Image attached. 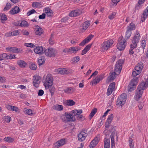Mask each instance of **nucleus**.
Returning <instances> with one entry per match:
<instances>
[{
  "label": "nucleus",
  "instance_id": "f257e3e1",
  "mask_svg": "<svg viewBox=\"0 0 148 148\" xmlns=\"http://www.w3.org/2000/svg\"><path fill=\"white\" fill-rule=\"evenodd\" d=\"M139 36V33L136 34L132 40V43L130 45V49L129 51L130 54L132 55L134 54L133 49L136 47L137 46V43L139 42L140 40Z\"/></svg>",
  "mask_w": 148,
  "mask_h": 148
},
{
  "label": "nucleus",
  "instance_id": "f03ea898",
  "mask_svg": "<svg viewBox=\"0 0 148 148\" xmlns=\"http://www.w3.org/2000/svg\"><path fill=\"white\" fill-rule=\"evenodd\" d=\"M42 82L46 89L52 86L53 84V78L51 75L50 74H47L45 79H43Z\"/></svg>",
  "mask_w": 148,
  "mask_h": 148
},
{
  "label": "nucleus",
  "instance_id": "7ed1b4c3",
  "mask_svg": "<svg viewBox=\"0 0 148 148\" xmlns=\"http://www.w3.org/2000/svg\"><path fill=\"white\" fill-rule=\"evenodd\" d=\"M61 118L64 122L75 121L76 120L75 118L73 117L69 113H66L65 115L61 116Z\"/></svg>",
  "mask_w": 148,
  "mask_h": 148
},
{
  "label": "nucleus",
  "instance_id": "20e7f679",
  "mask_svg": "<svg viewBox=\"0 0 148 148\" xmlns=\"http://www.w3.org/2000/svg\"><path fill=\"white\" fill-rule=\"evenodd\" d=\"M113 118L114 116L113 114H112L109 116L105 123V127L106 129L104 130V132H105L108 130V128L110 127H111V130H110V132H112L111 130H112L114 128V127L112 125H111V123Z\"/></svg>",
  "mask_w": 148,
  "mask_h": 148
},
{
  "label": "nucleus",
  "instance_id": "39448f33",
  "mask_svg": "<svg viewBox=\"0 0 148 148\" xmlns=\"http://www.w3.org/2000/svg\"><path fill=\"white\" fill-rule=\"evenodd\" d=\"M123 37L121 36L119 38V42L117 45V48L120 51L124 49L126 45V41L125 39H123Z\"/></svg>",
  "mask_w": 148,
  "mask_h": 148
},
{
  "label": "nucleus",
  "instance_id": "423d86ee",
  "mask_svg": "<svg viewBox=\"0 0 148 148\" xmlns=\"http://www.w3.org/2000/svg\"><path fill=\"white\" fill-rule=\"evenodd\" d=\"M80 48L79 47H72L70 48H65L63 51V52L65 53L71 54L72 53H75L79 50H80Z\"/></svg>",
  "mask_w": 148,
  "mask_h": 148
},
{
  "label": "nucleus",
  "instance_id": "0eeeda50",
  "mask_svg": "<svg viewBox=\"0 0 148 148\" xmlns=\"http://www.w3.org/2000/svg\"><path fill=\"white\" fill-rule=\"evenodd\" d=\"M44 52L47 56L51 57H55L57 52L55 49L49 48L46 49L44 51Z\"/></svg>",
  "mask_w": 148,
  "mask_h": 148
},
{
  "label": "nucleus",
  "instance_id": "6e6552de",
  "mask_svg": "<svg viewBox=\"0 0 148 148\" xmlns=\"http://www.w3.org/2000/svg\"><path fill=\"white\" fill-rule=\"evenodd\" d=\"M138 78L136 77L131 80L128 86V92H132L135 89L138 82Z\"/></svg>",
  "mask_w": 148,
  "mask_h": 148
},
{
  "label": "nucleus",
  "instance_id": "1a4fd4ad",
  "mask_svg": "<svg viewBox=\"0 0 148 148\" xmlns=\"http://www.w3.org/2000/svg\"><path fill=\"white\" fill-rule=\"evenodd\" d=\"M124 61L123 60H119L117 61L115 65L114 71L116 72L117 75H119L122 69V64L123 63Z\"/></svg>",
  "mask_w": 148,
  "mask_h": 148
},
{
  "label": "nucleus",
  "instance_id": "9d476101",
  "mask_svg": "<svg viewBox=\"0 0 148 148\" xmlns=\"http://www.w3.org/2000/svg\"><path fill=\"white\" fill-rule=\"evenodd\" d=\"M113 41L112 40H108L104 42L101 45L103 49L104 50H107L113 44Z\"/></svg>",
  "mask_w": 148,
  "mask_h": 148
},
{
  "label": "nucleus",
  "instance_id": "9b49d317",
  "mask_svg": "<svg viewBox=\"0 0 148 148\" xmlns=\"http://www.w3.org/2000/svg\"><path fill=\"white\" fill-rule=\"evenodd\" d=\"M87 132V130H84L78 134V138L79 141L82 142L85 140L86 137L88 135Z\"/></svg>",
  "mask_w": 148,
  "mask_h": 148
},
{
  "label": "nucleus",
  "instance_id": "f8f14e48",
  "mask_svg": "<svg viewBox=\"0 0 148 148\" xmlns=\"http://www.w3.org/2000/svg\"><path fill=\"white\" fill-rule=\"evenodd\" d=\"M33 79L34 80L33 82L34 86L36 88H38L40 82V77L37 75H34L33 76Z\"/></svg>",
  "mask_w": 148,
  "mask_h": 148
},
{
  "label": "nucleus",
  "instance_id": "ddd939ff",
  "mask_svg": "<svg viewBox=\"0 0 148 148\" xmlns=\"http://www.w3.org/2000/svg\"><path fill=\"white\" fill-rule=\"evenodd\" d=\"M142 88L138 86L137 89L136 90V92L134 96V99L136 101H138L141 97L143 93V90H142Z\"/></svg>",
  "mask_w": 148,
  "mask_h": 148
},
{
  "label": "nucleus",
  "instance_id": "4468645a",
  "mask_svg": "<svg viewBox=\"0 0 148 148\" xmlns=\"http://www.w3.org/2000/svg\"><path fill=\"white\" fill-rule=\"evenodd\" d=\"M103 76L104 75L103 74H101L100 75L97 76L94 79L91 81L90 83H91L93 85H96L103 79L104 77Z\"/></svg>",
  "mask_w": 148,
  "mask_h": 148
},
{
  "label": "nucleus",
  "instance_id": "2eb2a0df",
  "mask_svg": "<svg viewBox=\"0 0 148 148\" xmlns=\"http://www.w3.org/2000/svg\"><path fill=\"white\" fill-rule=\"evenodd\" d=\"M115 82H113L111 83L107 89V94L109 95L111 94L112 92L114 90L115 88Z\"/></svg>",
  "mask_w": 148,
  "mask_h": 148
},
{
  "label": "nucleus",
  "instance_id": "dca6fc26",
  "mask_svg": "<svg viewBox=\"0 0 148 148\" xmlns=\"http://www.w3.org/2000/svg\"><path fill=\"white\" fill-rule=\"evenodd\" d=\"M90 21H87L84 22L80 26V29L82 32L85 31L88 27L90 25Z\"/></svg>",
  "mask_w": 148,
  "mask_h": 148
},
{
  "label": "nucleus",
  "instance_id": "f3484780",
  "mask_svg": "<svg viewBox=\"0 0 148 148\" xmlns=\"http://www.w3.org/2000/svg\"><path fill=\"white\" fill-rule=\"evenodd\" d=\"M98 138L97 137H95L91 142L90 145V148H93L95 147L98 143Z\"/></svg>",
  "mask_w": 148,
  "mask_h": 148
},
{
  "label": "nucleus",
  "instance_id": "a211bd4d",
  "mask_svg": "<svg viewBox=\"0 0 148 148\" xmlns=\"http://www.w3.org/2000/svg\"><path fill=\"white\" fill-rule=\"evenodd\" d=\"M127 98L126 94L123 93L118 97L116 102H125Z\"/></svg>",
  "mask_w": 148,
  "mask_h": 148
},
{
  "label": "nucleus",
  "instance_id": "6ab92c4d",
  "mask_svg": "<svg viewBox=\"0 0 148 148\" xmlns=\"http://www.w3.org/2000/svg\"><path fill=\"white\" fill-rule=\"evenodd\" d=\"M81 14V11L79 10H75L71 12L69 14L70 16L71 17H75Z\"/></svg>",
  "mask_w": 148,
  "mask_h": 148
},
{
  "label": "nucleus",
  "instance_id": "aec40b11",
  "mask_svg": "<svg viewBox=\"0 0 148 148\" xmlns=\"http://www.w3.org/2000/svg\"><path fill=\"white\" fill-rule=\"evenodd\" d=\"M34 48V52L37 54H42L43 53V47L42 46L36 47Z\"/></svg>",
  "mask_w": 148,
  "mask_h": 148
},
{
  "label": "nucleus",
  "instance_id": "412c9836",
  "mask_svg": "<svg viewBox=\"0 0 148 148\" xmlns=\"http://www.w3.org/2000/svg\"><path fill=\"white\" fill-rule=\"evenodd\" d=\"M35 27L36 28V29L35 30V34L38 35H41L43 32V30L38 25H36Z\"/></svg>",
  "mask_w": 148,
  "mask_h": 148
},
{
  "label": "nucleus",
  "instance_id": "4be33fe9",
  "mask_svg": "<svg viewBox=\"0 0 148 148\" xmlns=\"http://www.w3.org/2000/svg\"><path fill=\"white\" fill-rule=\"evenodd\" d=\"M65 139L64 138L60 139L55 144V146L57 148L62 146L65 144Z\"/></svg>",
  "mask_w": 148,
  "mask_h": 148
},
{
  "label": "nucleus",
  "instance_id": "5701e85b",
  "mask_svg": "<svg viewBox=\"0 0 148 148\" xmlns=\"http://www.w3.org/2000/svg\"><path fill=\"white\" fill-rule=\"evenodd\" d=\"M82 112V110H72L71 112V114L73 117H75V116H77L78 114H79Z\"/></svg>",
  "mask_w": 148,
  "mask_h": 148
},
{
  "label": "nucleus",
  "instance_id": "b1692460",
  "mask_svg": "<svg viewBox=\"0 0 148 148\" xmlns=\"http://www.w3.org/2000/svg\"><path fill=\"white\" fill-rule=\"evenodd\" d=\"M20 10L19 8L15 6L14 8H12V10L10 11V13L12 14H16L20 11Z\"/></svg>",
  "mask_w": 148,
  "mask_h": 148
},
{
  "label": "nucleus",
  "instance_id": "393cba45",
  "mask_svg": "<svg viewBox=\"0 0 148 148\" xmlns=\"http://www.w3.org/2000/svg\"><path fill=\"white\" fill-rule=\"evenodd\" d=\"M148 14V6L146 9L145 10L143 15H142L141 18V21L142 22H143L145 20V19L147 17Z\"/></svg>",
  "mask_w": 148,
  "mask_h": 148
},
{
  "label": "nucleus",
  "instance_id": "a878e982",
  "mask_svg": "<svg viewBox=\"0 0 148 148\" xmlns=\"http://www.w3.org/2000/svg\"><path fill=\"white\" fill-rule=\"evenodd\" d=\"M17 63L21 68L25 67L27 65L25 61L22 60H18L17 61Z\"/></svg>",
  "mask_w": 148,
  "mask_h": 148
},
{
  "label": "nucleus",
  "instance_id": "bb28decb",
  "mask_svg": "<svg viewBox=\"0 0 148 148\" xmlns=\"http://www.w3.org/2000/svg\"><path fill=\"white\" fill-rule=\"evenodd\" d=\"M148 82L147 81H145L144 82L142 83L139 84L138 86L142 88V90H144L148 87Z\"/></svg>",
  "mask_w": 148,
  "mask_h": 148
},
{
  "label": "nucleus",
  "instance_id": "cd10ccee",
  "mask_svg": "<svg viewBox=\"0 0 148 148\" xmlns=\"http://www.w3.org/2000/svg\"><path fill=\"white\" fill-rule=\"evenodd\" d=\"M143 69V66L140 64H138L136 66L134 69V70H136V71L138 72V74H140Z\"/></svg>",
  "mask_w": 148,
  "mask_h": 148
},
{
  "label": "nucleus",
  "instance_id": "c85d7f7f",
  "mask_svg": "<svg viewBox=\"0 0 148 148\" xmlns=\"http://www.w3.org/2000/svg\"><path fill=\"white\" fill-rule=\"evenodd\" d=\"M80 60V57L79 56L75 57L73 58L71 61L72 64H74L78 62Z\"/></svg>",
  "mask_w": 148,
  "mask_h": 148
},
{
  "label": "nucleus",
  "instance_id": "c756f323",
  "mask_svg": "<svg viewBox=\"0 0 148 148\" xmlns=\"http://www.w3.org/2000/svg\"><path fill=\"white\" fill-rule=\"evenodd\" d=\"M52 108L54 110L58 111L61 110L63 109V107L62 105H56L53 106Z\"/></svg>",
  "mask_w": 148,
  "mask_h": 148
},
{
  "label": "nucleus",
  "instance_id": "7c9ffc66",
  "mask_svg": "<svg viewBox=\"0 0 148 148\" xmlns=\"http://www.w3.org/2000/svg\"><path fill=\"white\" fill-rule=\"evenodd\" d=\"M136 28V26L135 24L133 23H130L129 25L127 27V30H128L130 31L134 30Z\"/></svg>",
  "mask_w": 148,
  "mask_h": 148
},
{
  "label": "nucleus",
  "instance_id": "2f4dec72",
  "mask_svg": "<svg viewBox=\"0 0 148 148\" xmlns=\"http://www.w3.org/2000/svg\"><path fill=\"white\" fill-rule=\"evenodd\" d=\"M45 60V59L43 57H41L38 60V64L39 66H40L43 64Z\"/></svg>",
  "mask_w": 148,
  "mask_h": 148
},
{
  "label": "nucleus",
  "instance_id": "473e14b6",
  "mask_svg": "<svg viewBox=\"0 0 148 148\" xmlns=\"http://www.w3.org/2000/svg\"><path fill=\"white\" fill-rule=\"evenodd\" d=\"M110 146V140L107 138H105L104 143V148H109Z\"/></svg>",
  "mask_w": 148,
  "mask_h": 148
},
{
  "label": "nucleus",
  "instance_id": "72a5a7b5",
  "mask_svg": "<svg viewBox=\"0 0 148 148\" xmlns=\"http://www.w3.org/2000/svg\"><path fill=\"white\" fill-rule=\"evenodd\" d=\"M75 89L72 87L67 88L64 90V91L66 93H72L75 91Z\"/></svg>",
  "mask_w": 148,
  "mask_h": 148
},
{
  "label": "nucleus",
  "instance_id": "f704fd0d",
  "mask_svg": "<svg viewBox=\"0 0 148 148\" xmlns=\"http://www.w3.org/2000/svg\"><path fill=\"white\" fill-rule=\"evenodd\" d=\"M53 36L54 35L53 34H51L49 40V42L50 45H53L54 43V40Z\"/></svg>",
  "mask_w": 148,
  "mask_h": 148
},
{
  "label": "nucleus",
  "instance_id": "c9c22d12",
  "mask_svg": "<svg viewBox=\"0 0 148 148\" xmlns=\"http://www.w3.org/2000/svg\"><path fill=\"white\" fill-rule=\"evenodd\" d=\"M145 0H138V5L136 7V8L137 9L140 8L142 7L141 5L143 3Z\"/></svg>",
  "mask_w": 148,
  "mask_h": 148
},
{
  "label": "nucleus",
  "instance_id": "e433bc0d",
  "mask_svg": "<svg viewBox=\"0 0 148 148\" xmlns=\"http://www.w3.org/2000/svg\"><path fill=\"white\" fill-rule=\"evenodd\" d=\"M23 112L26 114L31 115L33 114L32 111L30 109H28L26 108L23 109Z\"/></svg>",
  "mask_w": 148,
  "mask_h": 148
},
{
  "label": "nucleus",
  "instance_id": "4c0bfd02",
  "mask_svg": "<svg viewBox=\"0 0 148 148\" xmlns=\"http://www.w3.org/2000/svg\"><path fill=\"white\" fill-rule=\"evenodd\" d=\"M3 140L9 143H12L14 141V139L9 137H5L3 139Z\"/></svg>",
  "mask_w": 148,
  "mask_h": 148
},
{
  "label": "nucleus",
  "instance_id": "58836bf2",
  "mask_svg": "<svg viewBox=\"0 0 148 148\" xmlns=\"http://www.w3.org/2000/svg\"><path fill=\"white\" fill-rule=\"evenodd\" d=\"M29 67L31 69L33 70H36L37 68L36 65L35 64L32 62L29 64Z\"/></svg>",
  "mask_w": 148,
  "mask_h": 148
},
{
  "label": "nucleus",
  "instance_id": "ea45409f",
  "mask_svg": "<svg viewBox=\"0 0 148 148\" xmlns=\"http://www.w3.org/2000/svg\"><path fill=\"white\" fill-rule=\"evenodd\" d=\"M20 51V49L16 47H12L11 52L17 53Z\"/></svg>",
  "mask_w": 148,
  "mask_h": 148
},
{
  "label": "nucleus",
  "instance_id": "a19ab883",
  "mask_svg": "<svg viewBox=\"0 0 148 148\" xmlns=\"http://www.w3.org/2000/svg\"><path fill=\"white\" fill-rule=\"evenodd\" d=\"M116 72H115V71H114V72L112 73L110 76L109 77L110 78V80L112 81L114 80L115 79V75H117V74H116Z\"/></svg>",
  "mask_w": 148,
  "mask_h": 148
},
{
  "label": "nucleus",
  "instance_id": "79ce46f5",
  "mask_svg": "<svg viewBox=\"0 0 148 148\" xmlns=\"http://www.w3.org/2000/svg\"><path fill=\"white\" fill-rule=\"evenodd\" d=\"M115 136H116V140L117 141L118 137L117 135V134L116 133V131H114L113 132H112L111 134L110 135L111 139V138H112V137L113 139V140H114V138Z\"/></svg>",
  "mask_w": 148,
  "mask_h": 148
},
{
  "label": "nucleus",
  "instance_id": "37998d69",
  "mask_svg": "<svg viewBox=\"0 0 148 148\" xmlns=\"http://www.w3.org/2000/svg\"><path fill=\"white\" fill-rule=\"evenodd\" d=\"M19 24L20 26L22 27H26L28 25L27 21L24 20L21 21V23H19Z\"/></svg>",
  "mask_w": 148,
  "mask_h": 148
},
{
  "label": "nucleus",
  "instance_id": "c03bdc74",
  "mask_svg": "<svg viewBox=\"0 0 148 148\" xmlns=\"http://www.w3.org/2000/svg\"><path fill=\"white\" fill-rule=\"evenodd\" d=\"M97 112V109L95 108L92 109L90 114V116L91 118L93 117Z\"/></svg>",
  "mask_w": 148,
  "mask_h": 148
},
{
  "label": "nucleus",
  "instance_id": "a18cd8bd",
  "mask_svg": "<svg viewBox=\"0 0 148 148\" xmlns=\"http://www.w3.org/2000/svg\"><path fill=\"white\" fill-rule=\"evenodd\" d=\"M129 142L130 148H135L134 147V143L133 142V140L132 138H129Z\"/></svg>",
  "mask_w": 148,
  "mask_h": 148
},
{
  "label": "nucleus",
  "instance_id": "49530a36",
  "mask_svg": "<svg viewBox=\"0 0 148 148\" xmlns=\"http://www.w3.org/2000/svg\"><path fill=\"white\" fill-rule=\"evenodd\" d=\"M0 18L2 21H6L7 20V18L6 15L4 14H0Z\"/></svg>",
  "mask_w": 148,
  "mask_h": 148
},
{
  "label": "nucleus",
  "instance_id": "de8ad7c7",
  "mask_svg": "<svg viewBox=\"0 0 148 148\" xmlns=\"http://www.w3.org/2000/svg\"><path fill=\"white\" fill-rule=\"evenodd\" d=\"M131 31L127 29L125 34V38L127 39H129L131 36Z\"/></svg>",
  "mask_w": 148,
  "mask_h": 148
},
{
  "label": "nucleus",
  "instance_id": "09e8293b",
  "mask_svg": "<svg viewBox=\"0 0 148 148\" xmlns=\"http://www.w3.org/2000/svg\"><path fill=\"white\" fill-rule=\"evenodd\" d=\"M11 7V5L9 3H7L3 9L4 11H6L10 9Z\"/></svg>",
  "mask_w": 148,
  "mask_h": 148
},
{
  "label": "nucleus",
  "instance_id": "8fccbe9b",
  "mask_svg": "<svg viewBox=\"0 0 148 148\" xmlns=\"http://www.w3.org/2000/svg\"><path fill=\"white\" fill-rule=\"evenodd\" d=\"M59 73L61 74H66L67 73V71L65 69H60L59 70Z\"/></svg>",
  "mask_w": 148,
  "mask_h": 148
},
{
  "label": "nucleus",
  "instance_id": "3c124183",
  "mask_svg": "<svg viewBox=\"0 0 148 148\" xmlns=\"http://www.w3.org/2000/svg\"><path fill=\"white\" fill-rule=\"evenodd\" d=\"M35 13H36V11L34 9H32L27 13V16H28Z\"/></svg>",
  "mask_w": 148,
  "mask_h": 148
},
{
  "label": "nucleus",
  "instance_id": "603ef678",
  "mask_svg": "<svg viewBox=\"0 0 148 148\" xmlns=\"http://www.w3.org/2000/svg\"><path fill=\"white\" fill-rule=\"evenodd\" d=\"M116 14V12H113L110 15L108 16V18L110 20L113 19L115 17Z\"/></svg>",
  "mask_w": 148,
  "mask_h": 148
},
{
  "label": "nucleus",
  "instance_id": "864d4df0",
  "mask_svg": "<svg viewBox=\"0 0 148 148\" xmlns=\"http://www.w3.org/2000/svg\"><path fill=\"white\" fill-rule=\"evenodd\" d=\"M12 109V111H14L18 113L20 112V110L16 106H13V108Z\"/></svg>",
  "mask_w": 148,
  "mask_h": 148
},
{
  "label": "nucleus",
  "instance_id": "5fc2aeb1",
  "mask_svg": "<svg viewBox=\"0 0 148 148\" xmlns=\"http://www.w3.org/2000/svg\"><path fill=\"white\" fill-rule=\"evenodd\" d=\"M146 40H142V41L141 43V46L142 47L143 49H144L145 48V47L146 45Z\"/></svg>",
  "mask_w": 148,
  "mask_h": 148
},
{
  "label": "nucleus",
  "instance_id": "6e6d98bb",
  "mask_svg": "<svg viewBox=\"0 0 148 148\" xmlns=\"http://www.w3.org/2000/svg\"><path fill=\"white\" fill-rule=\"evenodd\" d=\"M94 35L92 34H90L86 38H85L88 42L91 40V39L93 37Z\"/></svg>",
  "mask_w": 148,
  "mask_h": 148
},
{
  "label": "nucleus",
  "instance_id": "4d7b16f0",
  "mask_svg": "<svg viewBox=\"0 0 148 148\" xmlns=\"http://www.w3.org/2000/svg\"><path fill=\"white\" fill-rule=\"evenodd\" d=\"M4 120L7 123H9L11 121V117L9 116H4Z\"/></svg>",
  "mask_w": 148,
  "mask_h": 148
},
{
  "label": "nucleus",
  "instance_id": "13d9d810",
  "mask_svg": "<svg viewBox=\"0 0 148 148\" xmlns=\"http://www.w3.org/2000/svg\"><path fill=\"white\" fill-rule=\"evenodd\" d=\"M49 91L51 92V95H53V94L54 92L55 91V88L53 87L50 86L49 88Z\"/></svg>",
  "mask_w": 148,
  "mask_h": 148
},
{
  "label": "nucleus",
  "instance_id": "bf43d9fd",
  "mask_svg": "<svg viewBox=\"0 0 148 148\" xmlns=\"http://www.w3.org/2000/svg\"><path fill=\"white\" fill-rule=\"evenodd\" d=\"M25 45L27 47H35V46L32 43H25Z\"/></svg>",
  "mask_w": 148,
  "mask_h": 148
},
{
  "label": "nucleus",
  "instance_id": "052dcab7",
  "mask_svg": "<svg viewBox=\"0 0 148 148\" xmlns=\"http://www.w3.org/2000/svg\"><path fill=\"white\" fill-rule=\"evenodd\" d=\"M76 117L77 120H82L83 118H84L83 115L80 114H78V115L76 116Z\"/></svg>",
  "mask_w": 148,
  "mask_h": 148
},
{
  "label": "nucleus",
  "instance_id": "680f3d73",
  "mask_svg": "<svg viewBox=\"0 0 148 148\" xmlns=\"http://www.w3.org/2000/svg\"><path fill=\"white\" fill-rule=\"evenodd\" d=\"M92 45V44H88V45H87L84 48V49L86 50V51H88L90 48L91 46Z\"/></svg>",
  "mask_w": 148,
  "mask_h": 148
},
{
  "label": "nucleus",
  "instance_id": "e2e57ef3",
  "mask_svg": "<svg viewBox=\"0 0 148 148\" xmlns=\"http://www.w3.org/2000/svg\"><path fill=\"white\" fill-rule=\"evenodd\" d=\"M88 43V42L85 39L79 44V45L81 46H83L84 45H85L86 43Z\"/></svg>",
  "mask_w": 148,
  "mask_h": 148
},
{
  "label": "nucleus",
  "instance_id": "0e129e2a",
  "mask_svg": "<svg viewBox=\"0 0 148 148\" xmlns=\"http://www.w3.org/2000/svg\"><path fill=\"white\" fill-rule=\"evenodd\" d=\"M6 107L8 110L11 111H12V108H13V106L10 105H6Z\"/></svg>",
  "mask_w": 148,
  "mask_h": 148
},
{
  "label": "nucleus",
  "instance_id": "69168bd1",
  "mask_svg": "<svg viewBox=\"0 0 148 148\" xmlns=\"http://www.w3.org/2000/svg\"><path fill=\"white\" fill-rule=\"evenodd\" d=\"M111 148H114L115 144L114 143V140H113V139L112 137V138H111Z\"/></svg>",
  "mask_w": 148,
  "mask_h": 148
},
{
  "label": "nucleus",
  "instance_id": "338daca9",
  "mask_svg": "<svg viewBox=\"0 0 148 148\" xmlns=\"http://www.w3.org/2000/svg\"><path fill=\"white\" fill-rule=\"evenodd\" d=\"M46 14L45 13H43L42 15H40L39 16V18L40 19H44L45 18Z\"/></svg>",
  "mask_w": 148,
  "mask_h": 148
},
{
  "label": "nucleus",
  "instance_id": "774afa93",
  "mask_svg": "<svg viewBox=\"0 0 148 148\" xmlns=\"http://www.w3.org/2000/svg\"><path fill=\"white\" fill-rule=\"evenodd\" d=\"M12 32V36H17L19 34V32L18 30H15Z\"/></svg>",
  "mask_w": 148,
  "mask_h": 148
}]
</instances>
